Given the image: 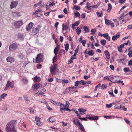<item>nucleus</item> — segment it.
Instances as JSON below:
<instances>
[{"label":"nucleus","instance_id":"1","mask_svg":"<svg viewBox=\"0 0 132 132\" xmlns=\"http://www.w3.org/2000/svg\"><path fill=\"white\" fill-rule=\"evenodd\" d=\"M16 120H12L8 122L5 127L7 132H16V129L15 126L16 124Z\"/></svg>","mask_w":132,"mask_h":132},{"label":"nucleus","instance_id":"2","mask_svg":"<svg viewBox=\"0 0 132 132\" xmlns=\"http://www.w3.org/2000/svg\"><path fill=\"white\" fill-rule=\"evenodd\" d=\"M50 70L51 73L53 75H57L59 73V70L57 68L56 64H55L51 67Z\"/></svg>","mask_w":132,"mask_h":132},{"label":"nucleus","instance_id":"3","mask_svg":"<svg viewBox=\"0 0 132 132\" xmlns=\"http://www.w3.org/2000/svg\"><path fill=\"white\" fill-rule=\"evenodd\" d=\"M14 83L13 81L12 82L9 81H7L6 85V87L4 89L5 91L7 90L9 87L13 88L14 86Z\"/></svg>","mask_w":132,"mask_h":132},{"label":"nucleus","instance_id":"4","mask_svg":"<svg viewBox=\"0 0 132 132\" xmlns=\"http://www.w3.org/2000/svg\"><path fill=\"white\" fill-rule=\"evenodd\" d=\"M18 45L15 43H13L10 45L9 47V50L10 52H13L16 50L18 48Z\"/></svg>","mask_w":132,"mask_h":132},{"label":"nucleus","instance_id":"5","mask_svg":"<svg viewBox=\"0 0 132 132\" xmlns=\"http://www.w3.org/2000/svg\"><path fill=\"white\" fill-rule=\"evenodd\" d=\"M43 56L40 54H38L36 57V61L37 63H40L43 61Z\"/></svg>","mask_w":132,"mask_h":132},{"label":"nucleus","instance_id":"6","mask_svg":"<svg viewBox=\"0 0 132 132\" xmlns=\"http://www.w3.org/2000/svg\"><path fill=\"white\" fill-rule=\"evenodd\" d=\"M32 89L36 91L39 88H42V87H40L38 84H33L32 86Z\"/></svg>","mask_w":132,"mask_h":132},{"label":"nucleus","instance_id":"7","mask_svg":"<svg viewBox=\"0 0 132 132\" xmlns=\"http://www.w3.org/2000/svg\"><path fill=\"white\" fill-rule=\"evenodd\" d=\"M23 22L22 21L20 20L15 22L14 23V26L16 28H19L22 25Z\"/></svg>","mask_w":132,"mask_h":132},{"label":"nucleus","instance_id":"8","mask_svg":"<svg viewBox=\"0 0 132 132\" xmlns=\"http://www.w3.org/2000/svg\"><path fill=\"white\" fill-rule=\"evenodd\" d=\"M40 118L36 116L35 117V121H36V124L38 126H41L42 123L40 121Z\"/></svg>","mask_w":132,"mask_h":132},{"label":"nucleus","instance_id":"9","mask_svg":"<svg viewBox=\"0 0 132 132\" xmlns=\"http://www.w3.org/2000/svg\"><path fill=\"white\" fill-rule=\"evenodd\" d=\"M18 2L16 1H12L10 5V7L11 9H12L15 7L18 4Z\"/></svg>","mask_w":132,"mask_h":132},{"label":"nucleus","instance_id":"10","mask_svg":"<svg viewBox=\"0 0 132 132\" xmlns=\"http://www.w3.org/2000/svg\"><path fill=\"white\" fill-rule=\"evenodd\" d=\"M34 25V23L31 22L29 23L28 24V26H26V29L27 31H28L30 30L32 28L33 26Z\"/></svg>","mask_w":132,"mask_h":132},{"label":"nucleus","instance_id":"11","mask_svg":"<svg viewBox=\"0 0 132 132\" xmlns=\"http://www.w3.org/2000/svg\"><path fill=\"white\" fill-rule=\"evenodd\" d=\"M46 92V89H43L41 90L40 92L39 91L37 92L36 94L38 95H43Z\"/></svg>","mask_w":132,"mask_h":132},{"label":"nucleus","instance_id":"12","mask_svg":"<svg viewBox=\"0 0 132 132\" xmlns=\"http://www.w3.org/2000/svg\"><path fill=\"white\" fill-rule=\"evenodd\" d=\"M6 61L8 62L12 63L14 62V59L12 57L9 56L7 58Z\"/></svg>","mask_w":132,"mask_h":132},{"label":"nucleus","instance_id":"13","mask_svg":"<svg viewBox=\"0 0 132 132\" xmlns=\"http://www.w3.org/2000/svg\"><path fill=\"white\" fill-rule=\"evenodd\" d=\"M55 3L53 2L51 3V2H48L47 3V4L46 6V10H48V8H47V7L48 6L51 7L55 5Z\"/></svg>","mask_w":132,"mask_h":132},{"label":"nucleus","instance_id":"14","mask_svg":"<svg viewBox=\"0 0 132 132\" xmlns=\"http://www.w3.org/2000/svg\"><path fill=\"white\" fill-rule=\"evenodd\" d=\"M62 32H63L64 31H66L67 32V30L68 29V26L67 25H65L64 23L62 24Z\"/></svg>","mask_w":132,"mask_h":132},{"label":"nucleus","instance_id":"15","mask_svg":"<svg viewBox=\"0 0 132 132\" xmlns=\"http://www.w3.org/2000/svg\"><path fill=\"white\" fill-rule=\"evenodd\" d=\"M103 37L105 38L106 39L108 40L109 41H110L111 37L109 36V34L107 33H106L104 34Z\"/></svg>","mask_w":132,"mask_h":132},{"label":"nucleus","instance_id":"16","mask_svg":"<svg viewBox=\"0 0 132 132\" xmlns=\"http://www.w3.org/2000/svg\"><path fill=\"white\" fill-rule=\"evenodd\" d=\"M23 97L26 103L27 104L28 103V102H29V100L28 98V96L26 95H24Z\"/></svg>","mask_w":132,"mask_h":132},{"label":"nucleus","instance_id":"17","mask_svg":"<svg viewBox=\"0 0 132 132\" xmlns=\"http://www.w3.org/2000/svg\"><path fill=\"white\" fill-rule=\"evenodd\" d=\"M78 111L80 112V114L83 115L85 114V112L86 111V110L83 109H79Z\"/></svg>","mask_w":132,"mask_h":132},{"label":"nucleus","instance_id":"18","mask_svg":"<svg viewBox=\"0 0 132 132\" xmlns=\"http://www.w3.org/2000/svg\"><path fill=\"white\" fill-rule=\"evenodd\" d=\"M73 122L75 125L77 126H79L81 123L78 119H75L73 120Z\"/></svg>","mask_w":132,"mask_h":132},{"label":"nucleus","instance_id":"19","mask_svg":"<svg viewBox=\"0 0 132 132\" xmlns=\"http://www.w3.org/2000/svg\"><path fill=\"white\" fill-rule=\"evenodd\" d=\"M120 37V35L119 34H117L116 35H114L112 36V39L114 41L116 40L118 38H119Z\"/></svg>","mask_w":132,"mask_h":132},{"label":"nucleus","instance_id":"20","mask_svg":"<svg viewBox=\"0 0 132 132\" xmlns=\"http://www.w3.org/2000/svg\"><path fill=\"white\" fill-rule=\"evenodd\" d=\"M59 49V46L57 45L56 47L55 48L54 50V53L55 54V55H57V54L58 52V51Z\"/></svg>","mask_w":132,"mask_h":132},{"label":"nucleus","instance_id":"21","mask_svg":"<svg viewBox=\"0 0 132 132\" xmlns=\"http://www.w3.org/2000/svg\"><path fill=\"white\" fill-rule=\"evenodd\" d=\"M55 121V119L53 117H50L48 119V122H53Z\"/></svg>","mask_w":132,"mask_h":132},{"label":"nucleus","instance_id":"22","mask_svg":"<svg viewBox=\"0 0 132 132\" xmlns=\"http://www.w3.org/2000/svg\"><path fill=\"white\" fill-rule=\"evenodd\" d=\"M79 21H77V22L73 24H72V28L73 29L75 28V27L78 26L79 23Z\"/></svg>","mask_w":132,"mask_h":132},{"label":"nucleus","instance_id":"23","mask_svg":"<svg viewBox=\"0 0 132 132\" xmlns=\"http://www.w3.org/2000/svg\"><path fill=\"white\" fill-rule=\"evenodd\" d=\"M122 107L121 105L119 103L116 104L114 106V108L116 109H119Z\"/></svg>","mask_w":132,"mask_h":132},{"label":"nucleus","instance_id":"24","mask_svg":"<svg viewBox=\"0 0 132 132\" xmlns=\"http://www.w3.org/2000/svg\"><path fill=\"white\" fill-rule=\"evenodd\" d=\"M105 21L106 24L108 25H109L111 24V22L110 20L106 19H105Z\"/></svg>","mask_w":132,"mask_h":132},{"label":"nucleus","instance_id":"25","mask_svg":"<svg viewBox=\"0 0 132 132\" xmlns=\"http://www.w3.org/2000/svg\"><path fill=\"white\" fill-rule=\"evenodd\" d=\"M106 57L108 59L110 58V55L109 52L107 51H106L104 52Z\"/></svg>","mask_w":132,"mask_h":132},{"label":"nucleus","instance_id":"26","mask_svg":"<svg viewBox=\"0 0 132 132\" xmlns=\"http://www.w3.org/2000/svg\"><path fill=\"white\" fill-rule=\"evenodd\" d=\"M108 9L107 10V11L108 12H110L111 10L112 7L111 6V4L110 3H108Z\"/></svg>","mask_w":132,"mask_h":132},{"label":"nucleus","instance_id":"27","mask_svg":"<svg viewBox=\"0 0 132 132\" xmlns=\"http://www.w3.org/2000/svg\"><path fill=\"white\" fill-rule=\"evenodd\" d=\"M34 80L36 82L39 81L40 80V78L37 76L35 77H34Z\"/></svg>","mask_w":132,"mask_h":132},{"label":"nucleus","instance_id":"28","mask_svg":"<svg viewBox=\"0 0 132 132\" xmlns=\"http://www.w3.org/2000/svg\"><path fill=\"white\" fill-rule=\"evenodd\" d=\"M111 78H112L111 80V81L114 82L116 83L117 82V77H111Z\"/></svg>","mask_w":132,"mask_h":132},{"label":"nucleus","instance_id":"29","mask_svg":"<svg viewBox=\"0 0 132 132\" xmlns=\"http://www.w3.org/2000/svg\"><path fill=\"white\" fill-rule=\"evenodd\" d=\"M79 126L80 129L81 130V131H85L84 128L81 123L79 125Z\"/></svg>","mask_w":132,"mask_h":132},{"label":"nucleus","instance_id":"30","mask_svg":"<svg viewBox=\"0 0 132 132\" xmlns=\"http://www.w3.org/2000/svg\"><path fill=\"white\" fill-rule=\"evenodd\" d=\"M100 43L102 45L104 46L106 44V42L105 40H102L100 41Z\"/></svg>","mask_w":132,"mask_h":132},{"label":"nucleus","instance_id":"31","mask_svg":"<svg viewBox=\"0 0 132 132\" xmlns=\"http://www.w3.org/2000/svg\"><path fill=\"white\" fill-rule=\"evenodd\" d=\"M113 104H114V103H111L109 104H106L105 105L106 107L107 108H110L111 107Z\"/></svg>","mask_w":132,"mask_h":132},{"label":"nucleus","instance_id":"32","mask_svg":"<svg viewBox=\"0 0 132 132\" xmlns=\"http://www.w3.org/2000/svg\"><path fill=\"white\" fill-rule=\"evenodd\" d=\"M22 81L23 84H27L28 82V80L27 79L24 78L22 79Z\"/></svg>","mask_w":132,"mask_h":132},{"label":"nucleus","instance_id":"33","mask_svg":"<svg viewBox=\"0 0 132 132\" xmlns=\"http://www.w3.org/2000/svg\"><path fill=\"white\" fill-rule=\"evenodd\" d=\"M84 30L86 32H88L89 31V28L87 26H84Z\"/></svg>","mask_w":132,"mask_h":132},{"label":"nucleus","instance_id":"34","mask_svg":"<svg viewBox=\"0 0 132 132\" xmlns=\"http://www.w3.org/2000/svg\"><path fill=\"white\" fill-rule=\"evenodd\" d=\"M96 29H93L91 30V33L90 34L92 35H94L95 33L96 32Z\"/></svg>","mask_w":132,"mask_h":132},{"label":"nucleus","instance_id":"35","mask_svg":"<svg viewBox=\"0 0 132 132\" xmlns=\"http://www.w3.org/2000/svg\"><path fill=\"white\" fill-rule=\"evenodd\" d=\"M7 95V94H5V93H4L3 94H2L0 96V98H1V99H4L5 98V97H6Z\"/></svg>","mask_w":132,"mask_h":132},{"label":"nucleus","instance_id":"36","mask_svg":"<svg viewBox=\"0 0 132 132\" xmlns=\"http://www.w3.org/2000/svg\"><path fill=\"white\" fill-rule=\"evenodd\" d=\"M76 32L77 34L78 35L80 34L81 32V30L78 27L76 29Z\"/></svg>","mask_w":132,"mask_h":132},{"label":"nucleus","instance_id":"37","mask_svg":"<svg viewBox=\"0 0 132 132\" xmlns=\"http://www.w3.org/2000/svg\"><path fill=\"white\" fill-rule=\"evenodd\" d=\"M79 84L82 85H84L86 84V82L84 81L83 80H81L79 81Z\"/></svg>","mask_w":132,"mask_h":132},{"label":"nucleus","instance_id":"38","mask_svg":"<svg viewBox=\"0 0 132 132\" xmlns=\"http://www.w3.org/2000/svg\"><path fill=\"white\" fill-rule=\"evenodd\" d=\"M94 54L93 51L92 50H90L88 51V54L89 55H93Z\"/></svg>","mask_w":132,"mask_h":132},{"label":"nucleus","instance_id":"39","mask_svg":"<svg viewBox=\"0 0 132 132\" xmlns=\"http://www.w3.org/2000/svg\"><path fill=\"white\" fill-rule=\"evenodd\" d=\"M65 104L64 106V107L68 108L69 106V103L68 101H66Z\"/></svg>","mask_w":132,"mask_h":132},{"label":"nucleus","instance_id":"40","mask_svg":"<svg viewBox=\"0 0 132 132\" xmlns=\"http://www.w3.org/2000/svg\"><path fill=\"white\" fill-rule=\"evenodd\" d=\"M74 9L77 10H79L80 9V8L79 6H78L75 5L74 6Z\"/></svg>","mask_w":132,"mask_h":132},{"label":"nucleus","instance_id":"41","mask_svg":"<svg viewBox=\"0 0 132 132\" xmlns=\"http://www.w3.org/2000/svg\"><path fill=\"white\" fill-rule=\"evenodd\" d=\"M123 70L125 72H126L130 71L129 69L128 68L126 67L123 69Z\"/></svg>","mask_w":132,"mask_h":132},{"label":"nucleus","instance_id":"42","mask_svg":"<svg viewBox=\"0 0 132 132\" xmlns=\"http://www.w3.org/2000/svg\"><path fill=\"white\" fill-rule=\"evenodd\" d=\"M69 47V45L68 44H66L65 45V50L67 51L68 50V49Z\"/></svg>","mask_w":132,"mask_h":132},{"label":"nucleus","instance_id":"43","mask_svg":"<svg viewBox=\"0 0 132 132\" xmlns=\"http://www.w3.org/2000/svg\"><path fill=\"white\" fill-rule=\"evenodd\" d=\"M57 55H55V56L53 58V63H54V62L56 61L57 59Z\"/></svg>","mask_w":132,"mask_h":132},{"label":"nucleus","instance_id":"44","mask_svg":"<svg viewBox=\"0 0 132 132\" xmlns=\"http://www.w3.org/2000/svg\"><path fill=\"white\" fill-rule=\"evenodd\" d=\"M74 15L75 16L77 17H80V14L78 12L74 13Z\"/></svg>","mask_w":132,"mask_h":132},{"label":"nucleus","instance_id":"45","mask_svg":"<svg viewBox=\"0 0 132 132\" xmlns=\"http://www.w3.org/2000/svg\"><path fill=\"white\" fill-rule=\"evenodd\" d=\"M96 14L97 16L99 17H101L102 15V13H100L99 12H96Z\"/></svg>","mask_w":132,"mask_h":132},{"label":"nucleus","instance_id":"46","mask_svg":"<svg viewBox=\"0 0 132 132\" xmlns=\"http://www.w3.org/2000/svg\"><path fill=\"white\" fill-rule=\"evenodd\" d=\"M65 90L66 91V93H68L69 92L71 91V90L70 87H69L68 88H67Z\"/></svg>","mask_w":132,"mask_h":132},{"label":"nucleus","instance_id":"47","mask_svg":"<svg viewBox=\"0 0 132 132\" xmlns=\"http://www.w3.org/2000/svg\"><path fill=\"white\" fill-rule=\"evenodd\" d=\"M62 82L63 84H67L69 82V81L67 80H62Z\"/></svg>","mask_w":132,"mask_h":132},{"label":"nucleus","instance_id":"48","mask_svg":"<svg viewBox=\"0 0 132 132\" xmlns=\"http://www.w3.org/2000/svg\"><path fill=\"white\" fill-rule=\"evenodd\" d=\"M128 55L129 57H132V51L131 50L128 53Z\"/></svg>","mask_w":132,"mask_h":132},{"label":"nucleus","instance_id":"49","mask_svg":"<svg viewBox=\"0 0 132 132\" xmlns=\"http://www.w3.org/2000/svg\"><path fill=\"white\" fill-rule=\"evenodd\" d=\"M107 87L106 85L104 84H102L101 87V88L102 89H104V88H106Z\"/></svg>","mask_w":132,"mask_h":132},{"label":"nucleus","instance_id":"50","mask_svg":"<svg viewBox=\"0 0 132 132\" xmlns=\"http://www.w3.org/2000/svg\"><path fill=\"white\" fill-rule=\"evenodd\" d=\"M88 46L89 47H90L91 48H92L93 49L95 48V47H94V45L91 43H90L89 44Z\"/></svg>","mask_w":132,"mask_h":132},{"label":"nucleus","instance_id":"51","mask_svg":"<svg viewBox=\"0 0 132 132\" xmlns=\"http://www.w3.org/2000/svg\"><path fill=\"white\" fill-rule=\"evenodd\" d=\"M35 15L36 16L39 17L41 16V14L39 12L36 13L35 14Z\"/></svg>","mask_w":132,"mask_h":132},{"label":"nucleus","instance_id":"52","mask_svg":"<svg viewBox=\"0 0 132 132\" xmlns=\"http://www.w3.org/2000/svg\"><path fill=\"white\" fill-rule=\"evenodd\" d=\"M39 29L38 28H35V33L36 34H37L39 32Z\"/></svg>","mask_w":132,"mask_h":132},{"label":"nucleus","instance_id":"53","mask_svg":"<svg viewBox=\"0 0 132 132\" xmlns=\"http://www.w3.org/2000/svg\"><path fill=\"white\" fill-rule=\"evenodd\" d=\"M74 111H75V113H76L77 114V116L79 118H79H80L81 117L80 115L78 113V112L76 110H74Z\"/></svg>","mask_w":132,"mask_h":132},{"label":"nucleus","instance_id":"54","mask_svg":"<svg viewBox=\"0 0 132 132\" xmlns=\"http://www.w3.org/2000/svg\"><path fill=\"white\" fill-rule=\"evenodd\" d=\"M50 102L51 103H53V104H54V105H55L56 103V102L53 101V100L52 99L50 100Z\"/></svg>","mask_w":132,"mask_h":132},{"label":"nucleus","instance_id":"55","mask_svg":"<svg viewBox=\"0 0 132 132\" xmlns=\"http://www.w3.org/2000/svg\"><path fill=\"white\" fill-rule=\"evenodd\" d=\"M13 14L14 15L17 16H20V15H19V13L18 12H13Z\"/></svg>","mask_w":132,"mask_h":132},{"label":"nucleus","instance_id":"56","mask_svg":"<svg viewBox=\"0 0 132 132\" xmlns=\"http://www.w3.org/2000/svg\"><path fill=\"white\" fill-rule=\"evenodd\" d=\"M130 42L129 41V40H128L127 42V43H124L123 44L124 45H130Z\"/></svg>","mask_w":132,"mask_h":132},{"label":"nucleus","instance_id":"57","mask_svg":"<svg viewBox=\"0 0 132 132\" xmlns=\"http://www.w3.org/2000/svg\"><path fill=\"white\" fill-rule=\"evenodd\" d=\"M79 84V81H77L75 82V86L76 87L78 86Z\"/></svg>","mask_w":132,"mask_h":132},{"label":"nucleus","instance_id":"58","mask_svg":"<svg viewBox=\"0 0 132 132\" xmlns=\"http://www.w3.org/2000/svg\"><path fill=\"white\" fill-rule=\"evenodd\" d=\"M29 110H30V112L31 113L34 114V110L31 108H29Z\"/></svg>","mask_w":132,"mask_h":132},{"label":"nucleus","instance_id":"59","mask_svg":"<svg viewBox=\"0 0 132 132\" xmlns=\"http://www.w3.org/2000/svg\"><path fill=\"white\" fill-rule=\"evenodd\" d=\"M125 0H119L118 2L121 3H124L125 2Z\"/></svg>","mask_w":132,"mask_h":132},{"label":"nucleus","instance_id":"60","mask_svg":"<svg viewBox=\"0 0 132 132\" xmlns=\"http://www.w3.org/2000/svg\"><path fill=\"white\" fill-rule=\"evenodd\" d=\"M127 29H132V24L128 25L127 27Z\"/></svg>","mask_w":132,"mask_h":132},{"label":"nucleus","instance_id":"61","mask_svg":"<svg viewBox=\"0 0 132 132\" xmlns=\"http://www.w3.org/2000/svg\"><path fill=\"white\" fill-rule=\"evenodd\" d=\"M28 63L27 62H25L23 63L22 67H25L28 64Z\"/></svg>","mask_w":132,"mask_h":132},{"label":"nucleus","instance_id":"62","mask_svg":"<svg viewBox=\"0 0 132 132\" xmlns=\"http://www.w3.org/2000/svg\"><path fill=\"white\" fill-rule=\"evenodd\" d=\"M98 117L97 116H95L93 117V120H95L98 119Z\"/></svg>","mask_w":132,"mask_h":132},{"label":"nucleus","instance_id":"63","mask_svg":"<svg viewBox=\"0 0 132 132\" xmlns=\"http://www.w3.org/2000/svg\"><path fill=\"white\" fill-rule=\"evenodd\" d=\"M98 5H95L92 6V7L93 9H96L98 7Z\"/></svg>","mask_w":132,"mask_h":132},{"label":"nucleus","instance_id":"64","mask_svg":"<svg viewBox=\"0 0 132 132\" xmlns=\"http://www.w3.org/2000/svg\"><path fill=\"white\" fill-rule=\"evenodd\" d=\"M86 41L85 40H83L82 42H81L83 45L84 46H85V44L86 43Z\"/></svg>","mask_w":132,"mask_h":132}]
</instances>
